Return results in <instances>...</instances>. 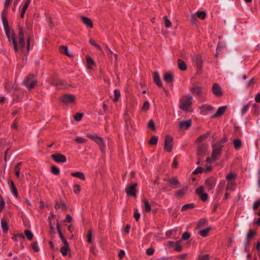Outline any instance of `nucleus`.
<instances>
[{
	"label": "nucleus",
	"mask_w": 260,
	"mask_h": 260,
	"mask_svg": "<svg viewBox=\"0 0 260 260\" xmlns=\"http://www.w3.org/2000/svg\"><path fill=\"white\" fill-rule=\"evenodd\" d=\"M18 30L19 45L13 30L8 27L5 28V32L7 38L10 42H12L15 53H17L20 51L26 56L29 51V35L31 31L27 26L24 27L19 26Z\"/></svg>",
	"instance_id": "obj_1"
},
{
	"label": "nucleus",
	"mask_w": 260,
	"mask_h": 260,
	"mask_svg": "<svg viewBox=\"0 0 260 260\" xmlns=\"http://www.w3.org/2000/svg\"><path fill=\"white\" fill-rule=\"evenodd\" d=\"M189 90L191 93L197 97L198 100L201 102L206 101L207 89L204 87L197 84H192L189 87Z\"/></svg>",
	"instance_id": "obj_2"
},
{
	"label": "nucleus",
	"mask_w": 260,
	"mask_h": 260,
	"mask_svg": "<svg viewBox=\"0 0 260 260\" xmlns=\"http://www.w3.org/2000/svg\"><path fill=\"white\" fill-rule=\"evenodd\" d=\"M193 97L189 94L183 95L180 101L179 108L183 111H188L192 104Z\"/></svg>",
	"instance_id": "obj_3"
},
{
	"label": "nucleus",
	"mask_w": 260,
	"mask_h": 260,
	"mask_svg": "<svg viewBox=\"0 0 260 260\" xmlns=\"http://www.w3.org/2000/svg\"><path fill=\"white\" fill-rule=\"evenodd\" d=\"M87 137L92 139L100 148L102 152H104L106 148V144L103 139L95 134H88Z\"/></svg>",
	"instance_id": "obj_4"
},
{
	"label": "nucleus",
	"mask_w": 260,
	"mask_h": 260,
	"mask_svg": "<svg viewBox=\"0 0 260 260\" xmlns=\"http://www.w3.org/2000/svg\"><path fill=\"white\" fill-rule=\"evenodd\" d=\"M34 78L33 75H29L24 80V84L27 88L30 89L34 88L37 85V81Z\"/></svg>",
	"instance_id": "obj_5"
},
{
	"label": "nucleus",
	"mask_w": 260,
	"mask_h": 260,
	"mask_svg": "<svg viewBox=\"0 0 260 260\" xmlns=\"http://www.w3.org/2000/svg\"><path fill=\"white\" fill-rule=\"evenodd\" d=\"M173 138L169 135H167L165 137L164 149L167 152H171L173 147Z\"/></svg>",
	"instance_id": "obj_6"
},
{
	"label": "nucleus",
	"mask_w": 260,
	"mask_h": 260,
	"mask_svg": "<svg viewBox=\"0 0 260 260\" xmlns=\"http://www.w3.org/2000/svg\"><path fill=\"white\" fill-rule=\"evenodd\" d=\"M60 100L62 103L68 105L74 103L76 101V97L72 94H66L61 98Z\"/></svg>",
	"instance_id": "obj_7"
},
{
	"label": "nucleus",
	"mask_w": 260,
	"mask_h": 260,
	"mask_svg": "<svg viewBox=\"0 0 260 260\" xmlns=\"http://www.w3.org/2000/svg\"><path fill=\"white\" fill-rule=\"evenodd\" d=\"M222 146L217 144L213 145V150L211 154V157L213 161L217 158V156L221 154Z\"/></svg>",
	"instance_id": "obj_8"
},
{
	"label": "nucleus",
	"mask_w": 260,
	"mask_h": 260,
	"mask_svg": "<svg viewBox=\"0 0 260 260\" xmlns=\"http://www.w3.org/2000/svg\"><path fill=\"white\" fill-rule=\"evenodd\" d=\"M200 114L202 115H207L214 110V108L209 104H203L199 107Z\"/></svg>",
	"instance_id": "obj_9"
},
{
	"label": "nucleus",
	"mask_w": 260,
	"mask_h": 260,
	"mask_svg": "<svg viewBox=\"0 0 260 260\" xmlns=\"http://www.w3.org/2000/svg\"><path fill=\"white\" fill-rule=\"evenodd\" d=\"M216 183V179L214 177H210L205 180V186L208 190H212Z\"/></svg>",
	"instance_id": "obj_10"
},
{
	"label": "nucleus",
	"mask_w": 260,
	"mask_h": 260,
	"mask_svg": "<svg viewBox=\"0 0 260 260\" xmlns=\"http://www.w3.org/2000/svg\"><path fill=\"white\" fill-rule=\"evenodd\" d=\"M196 192L202 201L206 202L207 201L208 196V194L204 192V189L203 186H200L197 188Z\"/></svg>",
	"instance_id": "obj_11"
},
{
	"label": "nucleus",
	"mask_w": 260,
	"mask_h": 260,
	"mask_svg": "<svg viewBox=\"0 0 260 260\" xmlns=\"http://www.w3.org/2000/svg\"><path fill=\"white\" fill-rule=\"evenodd\" d=\"M137 186V184L135 183L132 185L126 187L125 188V191L127 194L129 196L136 197V188Z\"/></svg>",
	"instance_id": "obj_12"
},
{
	"label": "nucleus",
	"mask_w": 260,
	"mask_h": 260,
	"mask_svg": "<svg viewBox=\"0 0 260 260\" xmlns=\"http://www.w3.org/2000/svg\"><path fill=\"white\" fill-rule=\"evenodd\" d=\"M51 157L57 162H65L67 161L66 156L60 153H55L51 155Z\"/></svg>",
	"instance_id": "obj_13"
},
{
	"label": "nucleus",
	"mask_w": 260,
	"mask_h": 260,
	"mask_svg": "<svg viewBox=\"0 0 260 260\" xmlns=\"http://www.w3.org/2000/svg\"><path fill=\"white\" fill-rule=\"evenodd\" d=\"M212 91L216 96H220L222 95V92L220 86L217 83H214L212 86Z\"/></svg>",
	"instance_id": "obj_14"
},
{
	"label": "nucleus",
	"mask_w": 260,
	"mask_h": 260,
	"mask_svg": "<svg viewBox=\"0 0 260 260\" xmlns=\"http://www.w3.org/2000/svg\"><path fill=\"white\" fill-rule=\"evenodd\" d=\"M196 16H198L200 19L202 20H204L206 16V13L204 11H198L196 13V14H192L191 16V21L192 23H194V20H195Z\"/></svg>",
	"instance_id": "obj_15"
},
{
	"label": "nucleus",
	"mask_w": 260,
	"mask_h": 260,
	"mask_svg": "<svg viewBox=\"0 0 260 260\" xmlns=\"http://www.w3.org/2000/svg\"><path fill=\"white\" fill-rule=\"evenodd\" d=\"M207 149V145L202 144L200 145L197 148V154L200 156H204Z\"/></svg>",
	"instance_id": "obj_16"
},
{
	"label": "nucleus",
	"mask_w": 260,
	"mask_h": 260,
	"mask_svg": "<svg viewBox=\"0 0 260 260\" xmlns=\"http://www.w3.org/2000/svg\"><path fill=\"white\" fill-rule=\"evenodd\" d=\"M191 125V120L181 121L179 123V128L181 130H185L188 128Z\"/></svg>",
	"instance_id": "obj_17"
},
{
	"label": "nucleus",
	"mask_w": 260,
	"mask_h": 260,
	"mask_svg": "<svg viewBox=\"0 0 260 260\" xmlns=\"http://www.w3.org/2000/svg\"><path fill=\"white\" fill-rule=\"evenodd\" d=\"M192 61L196 63L197 68L199 69H201L202 67L203 61L201 57L199 55H194L192 58Z\"/></svg>",
	"instance_id": "obj_18"
},
{
	"label": "nucleus",
	"mask_w": 260,
	"mask_h": 260,
	"mask_svg": "<svg viewBox=\"0 0 260 260\" xmlns=\"http://www.w3.org/2000/svg\"><path fill=\"white\" fill-rule=\"evenodd\" d=\"M226 109L227 107L226 106L219 107L216 112L212 115V118H215L221 116L225 112Z\"/></svg>",
	"instance_id": "obj_19"
},
{
	"label": "nucleus",
	"mask_w": 260,
	"mask_h": 260,
	"mask_svg": "<svg viewBox=\"0 0 260 260\" xmlns=\"http://www.w3.org/2000/svg\"><path fill=\"white\" fill-rule=\"evenodd\" d=\"M81 20L83 23L87 26L90 28L93 27V24L92 21L88 17L85 16L81 17Z\"/></svg>",
	"instance_id": "obj_20"
},
{
	"label": "nucleus",
	"mask_w": 260,
	"mask_h": 260,
	"mask_svg": "<svg viewBox=\"0 0 260 260\" xmlns=\"http://www.w3.org/2000/svg\"><path fill=\"white\" fill-rule=\"evenodd\" d=\"M30 2H31L30 0H27L25 2L24 5L23 6V7L21 9V13H20V17L21 18H23L24 17V15L26 12L27 9L28 8V7L29 6Z\"/></svg>",
	"instance_id": "obj_21"
},
{
	"label": "nucleus",
	"mask_w": 260,
	"mask_h": 260,
	"mask_svg": "<svg viewBox=\"0 0 260 260\" xmlns=\"http://www.w3.org/2000/svg\"><path fill=\"white\" fill-rule=\"evenodd\" d=\"M153 79L154 82L158 87H161L162 86L161 80L159 78L158 74L157 72H154L153 73Z\"/></svg>",
	"instance_id": "obj_22"
},
{
	"label": "nucleus",
	"mask_w": 260,
	"mask_h": 260,
	"mask_svg": "<svg viewBox=\"0 0 260 260\" xmlns=\"http://www.w3.org/2000/svg\"><path fill=\"white\" fill-rule=\"evenodd\" d=\"M55 208L56 209H61V210L64 211L66 209L67 207L64 202L56 201L55 203Z\"/></svg>",
	"instance_id": "obj_23"
},
{
	"label": "nucleus",
	"mask_w": 260,
	"mask_h": 260,
	"mask_svg": "<svg viewBox=\"0 0 260 260\" xmlns=\"http://www.w3.org/2000/svg\"><path fill=\"white\" fill-rule=\"evenodd\" d=\"M10 188L12 193L17 198L18 197V191L13 181H10Z\"/></svg>",
	"instance_id": "obj_24"
},
{
	"label": "nucleus",
	"mask_w": 260,
	"mask_h": 260,
	"mask_svg": "<svg viewBox=\"0 0 260 260\" xmlns=\"http://www.w3.org/2000/svg\"><path fill=\"white\" fill-rule=\"evenodd\" d=\"M1 225L3 232L5 233H7L9 230L8 223L5 218H2L1 220Z\"/></svg>",
	"instance_id": "obj_25"
},
{
	"label": "nucleus",
	"mask_w": 260,
	"mask_h": 260,
	"mask_svg": "<svg viewBox=\"0 0 260 260\" xmlns=\"http://www.w3.org/2000/svg\"><path fill=\"white\" fill-rule=\"evenodd\" d=\"M187 190V187H184L182 189L178 190L175 192V196L178 198H181L185 194Z\"/></svg>",
	"instance_id": "obj_26"
},
{
	"label": "nucleus",
	"mask_w": 260,
	"mask_h": 260,
	"mask_svg": "<svg viewBox=\"0 0 260 260\" xmlns=\"http://www.w3.org/2000/svg\"><path fill=\"white\" fill-rule=\"evenodd\" d=\"M256 232L252 230H250L247 235V242L246 243V247H247L249 245V240L253 238L255 235Z\"/></svg>",
	"instance_id": "obj_27"
},
{
	"label": "nucleus",
	"mask_w": 260,
	"mask_h": 260,
	"mask_svg": "<svg viewBox=\"0 0 260 260\" xmlns=\"http://www.w3.org/2000/svg\"><path fill=\"white\" fill-rule=\"evenodd\" d=\"M71 175L73 177L78 178L82 180H84L85 179L84 174L81 172H73L71 173Z\"/></svg>",
	"instance_id": "obj_28"
},
{
	"label": "nucleus",
	"mask_w": 260,
	"mask_h": 260,
	"mask_svg": "<svg viewBox=\"0 0 260 260\" xmlns=\"http://www.w3.org/2000/svg\"><path fill=\"white\" fill-rule=\"evenodd\" d=\"M64 245V246L62 247L60 249V252L63 256H66L67 255L68 252L70 251V249L68 243H67V244Z\"/></svg>",
	"instance_id": "obj_29"
},
{
	"label": "nucleus",
	"mask_w": 260,
	"mask_h": 260,
	"mask_svg": "<svg viewBox=\"0 0 260 260\" xmlns=\"http://www.w3.org/2000/svg\"><path fill=\"white\" fill-rule=\"evenodd\" d=\"M178 66L179 69L182 71H185L187 69L185 62L180 59L178 60Z\"/></svg>",
	"instance_id": "obj_30"
},
{
	"label": "nucleus",
	"mask_w": 260,
	"mask_h": 260,
	"mask_svg": "<svg viewBox=\"0 0 260 260\" xmlns=\"http://www.w3.org/2000/svg\"><path fill=\"white\" fill-rule=\"evenodd\" d=\"M164 79L166 82L170 83L173 81V75L171 73H166L164 74Z\"/></svg>",
	"instance_id": "obj_31"
},
{
	"label": "nucleus",
	"mask_w": 260,
	"mask_h": 260,
	"mask_svg": "<svg viewBox=\"0 0 260 260\" xmlns=\"http://www.w3.org/2000/svg\"><path fill=\"white\" fill-rule=\"evenodd\" d=\"M143 203L144 205V211L147 213L150 212L151 210V208L147 200L146 199L144 200Z\"/></svg>",
	"instance_id": "obj_32"
},
{
	"label": "nucleus",
	"mask_w": 260,
	"mask_h": 260,
	"mask_svg": "<svg viewBox=\"0 0 260 260\" xmlns=\"http://www.w3.org/2000/svg\"><path fill=\"white\" fill-rule=\"evenodd\" d=\"M233 144L235 149L236 150H239L241 146V140L239 139L234 140Z\"/></svg>",
	"instance_id": "obj_33"
},
{
	"label": "nucleus",
	"mask_w": 260,
	"mask_h": 260,
	"mask_svg": "<svg viewBox=\"0 0 260 260\" xmlns=\"http://www.w3.org/2000/svg\"><path fill=\"white\" fill-rule=\"evenodd\" d=\"M21 164H22L21 162H18L15 166V167L14 168V170H15V174H16V176H17V177H19L20 171V166H21Z\"/></svg>",
	"instance_id": "obj_34"
},
{
	"label": "nucleus",
	"mask_w": 260,
	"mask_h": 260,
	"mask_svg": "<svg viewBox=\"0 0 260 260\" xmlns=\"http://www.w3.org/2000/svg\"><path fill=\"white\" fill-rule=\"evenodd\" d=\"M207 223V220L205 219H201L199 221L198 224V226L197 227V229H199L204 226H205Z\"/></svg>",
	"instance_id": "obj_35"
},
{
	"label": "nucleus",
	"mask_w": 260,
	"mask_h": 260,
	"mask_svg": "<svg viewBox=\"0 0 260 260\" xmlns=\"http://www.w3.org/2000/svg\"><path fill=\"white\" fill-rule=\"evenodd\" d=\"M86 61L88 65V68L90 69L92 68V66L94 65V62L93 59L89 56L86 57Z\"/></svg>",
	"instance_id": "obj_36"
},
{
	"label": "nucleus",
	"mask_w": 260,
	"mask_h": 260,
	"mask_svg": "<svg viewBox=\"0 0 260 260\" xmlns=\"http://www.w3.org/2000/svg\"><path fill=\"white\" fill-rule=\"evenodd\" d=\"M114 97L113 99V101L114 102H116L119 100V99L120 97V91L118 89H115L114 91Z\"/></svg>",
	"instance_id": "obj_37"
},
{
	"label": "nucleus",
	"mask_w": 260,
	"mask_h": 260,
	"mask_svg": "<svg viewBox=\"0 0 260 260\" xmlns=\"http://www.w3.org/2000/svg\"><path fill=\"white\" fill-rule=\"evenodd\" d=\"M60 52L61 53L65 54L69 56H71V55L68 53V49L66 46H62L60 47Z\"/></svg>",
	"instance_id": "obj_38"
},
{
	"label": "nucleus",
	"mask_w": 260,
	"mask_h": 260,
	"mask_svg": "<svg viewBox=\"0 0 260 260\" xmlns=\"http://www.w3.org/2000/svg\"><path fill=\"white\" fill-rule=\"evenodd\" d=\"M210 230V228H206L205 229L201 230L200 231L199 233H200L201 236H202L203 237H206L208 235Z\"/></svg>",
	"instance_id": "obj_39"
},
{
	"label": "nucleus",
	"mask_w": 260,
	"mask_h": 260,
	"mask_svg": "<svg viewBox=\"0 0 260 260\" xmlns=\"http://www.w3.org/2000/svg\"><path fill=\"white\" fill-rule=\"evenodd\" d=\"M193 208L194 205L193 204H187L182 206L181 210L182 211H185L188 209H192Z\"/></svg>",
	"instance_id": "obj_40"
},
{
	"label": "nucleus",
	"mask_w": 260,
	"mask_h": 260,
	"mask_svg": "<svg viewBox=\"0 0 260 260\" xmlns=\"http://www.w3.org/2000/svg\"><path fill=\"white\" fill-rule=\"evenodd\" d=\"M24 234L26 238L28 240H31L33 238V234L29 230H26L24 231Z\"/></svg>",
	"instance_id": "obj_41"
},
{
	"label": "nucleus",
	"mask_w": 260,
	"mask_h": 260,
	"mask_svg": "<svg viewBox=\"0 0 260 260\" xmlns=\"http://www.w3.org/2000/svg\"><path fill=\"white\" fill-rule=\"evenodd\" d=\"M163 19L165 21V25L167 28L171 27L172 23L169 19H168L166 16H164Z\"/></svg>",
	"instance_id": "obj_42"
},
{
	"label": "nucleus",
	"mask_w": 260,
	"mask_h": 260,
	"mask_svg": "<svg viewBox=\"0 0 260 260\" xmlns=\"http://www.w3.org/2000/svg\"><path fill=\"white\" fill-rule=\"evenodd\" d=\"M168 181L171 185L173 186H176L179 183V182L176 177L170 179Z\"/></svg>",
	"instance_id": "obj_43"
},
{
	"label": "nucleus",
	"mask_w": 260,
	"mask_h": 260,
	"mask_svg": "<svg viewBox=\"0 0 260 260\" xmlns=\"http://www.w3.org/2000/svg\"><path fill=\"white\" fill-rule=\"evenodd\" d=\"M87 241L89 243H91L92 242V237H93V233L92 230H89L87 235Z\"/></svg>",
	"instance_id": "obj_44"
},
{
	"label": "nucleus",
	"mask_w": 260,
	"mask_h": 260,
	"mask_svg": "<svg viewBox=\"0 0 260 260\" xmlns=\"http://www.w3.org/2000/svg\"><path fill=\"white\" fill-rule=\"evenodd\" d=\"M74 140L79 144H83L87 142V140L86 139L81 137H76Z\"/></svg>",
	"instance_id": "obj_45"
},
{
	"label": "nucleus",
	"mask_w": 260,
	"mask_h": 260,
	"mask_svg": "<svg viewBox=\"0 0 260 260\" xmlns=\"http://www.w3.org/2000/svg\"><path fill=\"white\" fill-rule=\"evenodd\" d=\"M225 185V181L224 180L221 181L218 186L217 190L218 192H220L224 188Z\"/></svg>",
	"instance_id": "obj_46"
},
{
	"label": "nucleus",
	"mask_w": 260,
	"mask_h": 260,
	"mask_svg": "<svg viewBox=\"0 0 260 260\" xmlns=\"http://www.w3.org/2000/svg\"><path fill=\"white\" fill-rule=\"evenodd\" d=\"M158 141V138L156 136H153L151 138L149 142V144L150 145H156Z\"/></svg>",
	"instance_id": "obj_47"
},
{
	"label": "nucleus",
	"mask_w": 260,
	"mask_h": 260,
	"mask_svg": "<svg viewBox=\"0 0 260 260\" xmlns=\"http://www.w3.org/2000/svg\"><path fill=\"white\" fill-rule=\"evenodd\" d=\"M235 183L232 182H229L226 185V190H233L234 189Z\"/></svg>",
	"instance_id": "obj_48"
},
{
	"label": "nucleus",
	"mask_w": 260,
	"mask_h": 260,
	"mask_svg": "<svg viewBox=\"0 0 260 260\" xmlns=\"http://www.w3.org/2000/svg\"><path fill=\"white\" fill-rule=\"evenodd\" d=\"M5 88L6 90H7L8 92H10L11 91V89H14L15 90L17 89V86H13L11 87H10V85L9 83H7L5 84Z\"/></svg>",
	"instance_id": "obj_49"
},
{
	"label": "nucleus",
	"mask_w": 260,
	"mask_h": 260,
	"mask_svg": "<svg viewBox=\"0 0 260 260\" xmlns=\"http://www.w3.org/2000/svg\"><path fill=\"white\" fill-rule=\"evenodd\" d=\"M51 172L53 174L57 175L59 173V169L55 166H52L51 167Z\"/></svg>",
	"instance_id": "obj_50"
},
{
	"label": "nucleus",
	"mask_w": 260,
	"mask_h": 260,
	"mask_svg": "<svg viewBox=\"0 0 260 260\" xmlns=\"http://www.w3.org/2000/svg\"><path fill=\"white\" fill-rule=\"evenodd\" d=\"M174 249L175 250L177 251H181L182 250V247L180 244L179 242H176V244L174 247Z\"/></svg>",
	"instance_id": "obj_51"
},
{
	"label": "nucleus",
	"mask_w": 260,
	"mask_h": 260,
	"mask_svg": "<svg viewBox=\"0 0 260 260\" xmlns=\"http://www.w3.org/2000/svg\"><path fill=\"white\" fill-rule=\"evenodd\" d=\"M236 177V174L233 173H230L226 176V179L230 181L232 179H235Z\"/></svg>",
	"instance_id": "obj_52"
},
{
	"label": "nucleus",
	"mask_w": 260,
	"mask_h": 260,
	"mask_svg": "<svg viewBox=\"0 0 260 260\" xmlns=\"http://www.w3.org/2000/svg\"><path fill=\"white\" fill-rule=\"evenodd\" d=\"M31 248L32 249L36 252L39 251V248L37 242H34L31 244Z\"/></svg>",
	"instance_id": "obj_53"
},
{
	"label": "nucleus",
	"mask_w": 260,
	"mask_h": 260,
	"mask_svg": "<svg viewBox=\"0 0 260 260\" xmlns=\"http://www.w3.org/2000/svg\"><path fill=\"white\" fill-rule=\"evenodd\" d=\"M5 205L4 200L0 194V212L2 211Z\"/></svg>",
	"instance_id": "obj_54"
},
{
	"label": "nucleus",
	"mask_w": 260,
	"mask_h": 260,
	"mask_svg": "<svg viewBox=\"0 0 260 260\" xmlns=\"http://www.w3.org/2000/svg\"><path fill=\"white\" fill-rule=\"evenodd\" d=\"M150 106L149 103L148 101H146L144 102L142 107V110L143 111H147L149 109Z\"/></svg>",
	"instance_id": "obj_55"
},
{
	"label": "nucleus",
	"mask_w": 260,
	"mask_h": 260,
	"mask_svg": "<svg viewBox=\"0 0 260 260\" xmlns=\"http://www.w3.org/2000/svg\"><path fill=\"white\" fill-rule=\"evenodd\" d=\"M260 206V200H257L254 202L252 205V208L254 210L257 209Z\"/></svg>",
	"instance_id": "obj_56"
},
{
	"label": "nucleus",
	"mask_w": 260,
	"mask_h": 260,
	"mask_svg": "<svg viewBox=\"0 0 260 260\" xmlns=\"http://www.w3.org/2000/svg\"><path fill=\"white\" fill-rule=\"evenodd\" d=\"M58 234H59L60 238L61 240L62 241V242L63 243V244H67V243H68V242L66 240V239L64 238V237L62 233H61V231H59Z\"/></svg>",
	"instance_id": "obj_57"
},
{
	"label": "nucleus",
	"mask_w": 260,
	"mask_h": 260,
	"mask_svg": "<svg viewBox=\"0 0 260 260\" xmlns=\"http://www.w3.org/2000/svg\"><path fill=\"white\" fill-rule=\"evenodd\" d=\"M208 133L203 135L198 138L197 141H199V142L203 141L208 137Z\"/></svg>",
	"instance_id": "obj_58"
},
{
	"label": "nucleus",
	"mask_w": 260,
	"mask_h": 260,
	"mask_svg": "<svg viewBox=\"0 0 260 260\" xmlns=\"http://www.w3.org/2000/svg\"><path fill=\"white\" fill-rule=\"evenodd\" d=\"M80 191V186L78 184H76L74 186V192L76 194H78Z\"/></svg>",
	"instance_id": "obj_59"
},
{
	"label": "nucleus",
	"mask_w": 260,
	"mask_h": 260,
	"mask_svg": "<svg viewBox=\"0 0 260 260\" xmlns=\"http://www.w3.org/2000/svg\"><path fill=\"white\" fill-rule=\"evenodd\" d=\"M177 232V229H173L172 230L168 231L166 232V235L168 237H170L171 235H173L174 234L176 233Z\"/></svg>",
	"instance_id": "obj_60"
},
{
	"label": "nucleus",
	"mask_w": 260,
	"mask_h": 260,
	"mask_svg": "<svg viewBox=\"0 0 260 260\" xmlns=\"http://www.w3.org/2000/svg\"><path fill=\"white\" fill-rule=\"evenodd\" d=\"M190 235L189 234V233H188L187 232H185L183 234L182 236V239L183 240H187L190 238Z\"/></svg>",
	"instance_id": "obj_61"
},
{
	"label": "nucleus",
	"mask_w": 260,
	"mask_h": 260,
	"mask_svg": "<svg viewBox=\"0 0 260 260\" xmlns=\"http://www.w3.org/2000/svg\"><path fill=\"white\" fill-rule=\"evenodd\" d=\"M249 105L248 104L245 105L241 110L242 114H245L249 109Z\"/></svg>",
	"instance_id": "obj_62"
},
{
	"label": "nucleus",
	"mask_w": 260,
	"mask_h": 260,
	"mask_svg": "<svg viewBox=\"0 0 260 260\" xmlns=\"http://www.w3.org/2000/svg\"><path fill=\"white\" fill-rule=\"evenodd\" d=\"M148 126L151 128L152 129H155V125L153 121L151 119L150 120L148 124Z\"/></svg>",
	"instance_id": "obj_63"
},
{
	"label": "nucleus",
	"mask_w": 260,
	"mask_h": 260,
	"mask_svg": "<svg viewBox=\"0 0 260 260\" xmlns=\"http://www.w3.org/2000/svg\"><path fill=\"white\" fill-rule=\"evenodd\" d=\"M209 255L208 254H205L199 257V260H209Z\"/></svg>",
	"instance_id": "obj_64"
}]
</instances>
